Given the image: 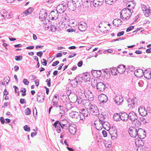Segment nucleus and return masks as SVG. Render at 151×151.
<instances>
[{
    "label": "nucleus",
    "instance_id": "338daca9",
    "mask_svg": "<svg viewBox=\"0 0 151 151\" xmlns=\"http://www.w3.org/2000/svg\"><path fill=\"white\" fill-rule=\"evenodd\" d=\"M124 34V32L123 31H121L119 32L117 34L118 37H120L123 35Z\"/></svg>",
    "mask_w": 151,
    "mask_h": 151
},
{
    "label": "nucleus",
    "instance_id": "8fccbe9b",
    "mask_svg": "<svg viewBox=\"0 0 151 151\" xmlns=\"http://www.w3.org/2000/svg\"><path fill=\"white\" fill-rule=\"evenodd\" d=\"M57 27L56 26H55L53 25H52L50 27V29L52 31V32H54L57 29Z\"/></svg>",
    "mask_w": 151,
    "mask_h": 151
},
{
    "label": "nucleus",
    "instance_id": "39448f33",
    "mask_svg": "<svg viewBox=\"0 0 151 151\" xmlns=\"http://www.w3.org/2000/svg\"><path fill=\"white\" fill-rule=\"evenodd\" d=\"M137 129L134 127H130L129 129L128 132L132 137H135L137 135Z\"/></svg>",
    "mask_w": 151,
    "mask_h": 151
},
{
    "label": "nucleus",
    "instance_id": "58836bf2",
    "mask_svg": "<svg viewBox=\"0 0 151 151\" xmlns=\"http://www.w3.org/2000/svg\"><path fill=\"white\" fill-rule=\"evenodd\" d=\"M97 123L98 124H96L95 122L94 123L96 129L99 131L101 130L103 128V127L101 125H102V124H99V121H98V123L97 122Z\"/></svg>",
    "mask_w": 151,
    "mask_h": 151
},
{
    "label": "nucleus",
    "instance_id": "a878e982",
    "mask_svg": "<svg viewBox=\"0 0 151 151\" xmlns=\"http://www.w3.org/2000/svg\"><path fill=\"white\" fill-rule=\"evenodd\" d=\"M122 21L120 19H116L114 20L113 21V24L117 27H118L122 24Z\"/></svg>",
    "mask_w": 151,
    "mask_h": 151
},
{
    "label": "nucleus",
    "instance_id": "49530a36",
    "mask_svg": "<svg viewBox=\"0 0 151 151\" xmlns=\"http://www.w3.org/2000/svg\"><path fill=\"white\" fill-rule=\"evenodd\" d=\"M60 122L61 124H63L68 126L69 124L68 122L66 119H63L60 121Z\"/></svg>",
    "mask_w": 151,
    "mask_h": 151
},
{
    "label": "nucleus",
    "instance_id": "09e8293b",
    "mask_svg": "<svg viewBox=\"0 0 151 151\" xmlns=\"http://www.w3.org/2000/svg\"><path fill=\"white\" fill-rule=\"evenodd\" d=\"M111 68H110L108 69H106L105 70L102 69V71L104 73H105L107 74L108 73H109L110 71L111 72Z\"/></svg>",
    "mask_w": 151,
    "mask_h": 151
},
{
    "label": "nucleus",
    "instance_id": "72a5a7b5",
    "mask_svg": "<svg viewBox=\"0 0 151 151\" xmlns=\"http://www.w3.org/2000/svg\"><path fill=\"white\" fill-rule=\"evenodd\" d=\"M113 119L114 120L118 121L121 120L120 114H119L118 113L114 114V115Z\"/></svg>",
    "mask_w": 151,
    "mask_h": 151
},
{
    "label": "nucleus",
    "instance_id": "5fc2aeb1",
    "mask_svg": "<svg viewBox=\"0 0 151 151\" xmlns=\"http://www.w3.org/2000/svg\"><path fill=\"white\" fill-rule=\"evenodd\" d=\"M22 59V55L17 56L15 57V59L17 61H19Z\"/></svg>",
    "mask_w": 151,
    "mask_h": 151
},
{
    "label": "nucleus",
    "instance_id": "ddd939ff",
    "mask_svg": "<svg viewBox=\"0 0 151 151\" xmlns=\"http://www.w3.org/2000/svg\"><path fill=\"white\" fill-rule=\"evenodd\" d=\"M104 0H93L90 1L91 4L92 3L95 7H98L103 4Z\"/></svg>",
    "mask_w": 151,
    "mask_h": 151
},
{
    "label": "nucleus",
    "instance_id": "4468645a",
    "mask_svg": "<svg viewBox=\"0 0 151 151\" xmlns=\"http://www.w3.org/2000/svg\"><path fill=\"white\" fill-rule=\"evenodd\" d=\"M87 27V24L84 22H80L78 24V29L81 31H85Z\"/></svg>",
    "mask_w": 151,
    "mask_h": 151
},
{
    "label": "nucleus",
    "instance_id": "de8ad7c7",
    "mask_svg": "<svg viewBox=\"0 0 151 151\" xmlns=\"http://www.w3.org/2000/svg\"><path fill=\"white\" fill-rule=\"evenodd\" d=\"M59 115H60V116L61 117L64 116L65 114V111L63 110V109H60V110L59 111Z\"/></svg>",
    "mask_w": 151,
    "mask_h": 151
},
{
    "label": "nucleus",
    "instance_id": "f3484780",
    "mask_svg": "<svg viewBox=\"0 0 151 151\" xmlns=\"http://www.w3.org/2000/svg\"><path fill=\"white\" fill-rule=\"evenodd\" d=\"M126 68L125 65H120L117 68L116 70L118 72L120 73H123L125 70Z\"/></svg>",
    "mask_w": 151,
    "mask_h": 151
},
{
    "label": "nucleus",
    "instance_id": "cd10ccee",
    "mask_svg": "<svg viewBox=\"0 0 151 151\" xmlns=\"http://www.w3.org/2000/svg\"><path fill=\"white\" fill-rule=\"evenodd\" d=\"M74 4H75V9L77 7H79L81 6L83 4L82 1V0H74Z\"/></svg>",
    "mask_w": 151,
    "mask_h": 151
},
{
    "label": "nucleus",
    "instance_id": "774afa93",
    "mask_svg": "<svg viewBox=\"0 0 151 151\" xmlns=\"http://www.w3.org/2000/svg\"><path fill=\"white\" fill-rule=\"evenodd\" d=\"M0 120L1 122V123L2 124H3L5 122V121L4 120V118L3 117H1L0 119Z\"/></svg>",
    "mask_w": 151,
    "mask_h": 151
},
{
    "label": "nucleus",
    "instance_id": "6e6552de",
    "mask_svg": "<svg viewBox=\"0 0 151 151\" xmlns=\"http://www.w3.org/2000/svg\"><path fill=\"white\" fill-rule=\"evenodd\" d=\"M58 13L56 10L52 11L49 15V18L51 20L56 19L58 17Z\"/></svg>",
    "mask_w": 151,
    "mask_h": 151
},
{
    "label": "nucleus",
    "instance_id": "dca6fc26",
    "mask_svg": "<svg viewBox=\"0 0 151 151\" xmlns=\"http://www.w3.org/2000/svg\"><path fill=\"white\" fill-rule=\"evenodd\" d=\"M138 112L140 115L142 116H146L147 114V111L145 110L144 107L143 106L139 108Z\"/></svg>",
    "mask_w": 151,
    "mask_h": 151
},
{
    "label": "nucleus",
    "instance_id": "412c9836",
    "mask_svg": "<svg viewBox=\"0 0 151 151\" xmlns=\"http://www.w3.org/2000/svg\"><path fill=\"white\" fill-rule=\"evenodd\" d=\"M74 0H72L71 1H69L67 3V6L69 7V9L73 10L74 9H75V4H74Z\"/></svg>",
    "mask_w": 151,
    "mask_h": 151
},
{
    "label": "nucleus",
    "instance_id": "473e14b6",
    "mask_svg": "<svg viewBox=\"0 0 151 151\" xmlns=\"http://www.w3.org/2000/svg\"><path fill=\"white\" fill-rule=\"evenodd\" d=\"M76 102L78 104H81V105L82 104L83 98L82 96H76Z\"/></svg>",
    "mask_w": 151,
    "mask_h": 151
},
{
    "label": "nucleus",
    "instance_id": "864d4df0",
    "mask_svg": "<svg viewBox=\"0 0 151 151\" xmlns=\"http://www.w3.org/2000/svg\"><path fill=\"white\" fill-rule=\"evenodd\" d=\"M79 116H80V119L83 121L85 119V116H84L81 112H80L79 114Z\"/></svg>",
    "mask_w": 151,
    "mask_h": 151
},
{
    "label": "nucleus",
    "instance_id": "1a4fd4ad",
    "mask_svg": "<svg viewBox=\"0 0 151 151\" xmlns=\"http://www.w3.org/2000/svg\"><path fill=\"white\" fill-rule=\"evenodd\" d=\"M137 135L139 137V138L144 139L145 137L144 133H145L144 130L142 129L139 128L137 130Z\"/></svg>",
    "mask_w": 151,
    "mask_h": 151
},
{
    "label": "nucleus",
    "instance_id": "f8f14e48",
    "mask_svg": "<svg viewBox=\"0 0 151 151\" xmlns=\"http://www.w3.org/2000/svg\"><path fill=\"white\" fill-rule=\"evenodd\" d=\"M47 17V14L45 10H42L40 11L39 14V18L41 21L45 20Z\"/></svg>",
    "mask_w": 151,
    "mask_h": 151
},
{
    "label": "nucleus",
    "instance_id": "0e129e2a",
    "mask_svg": "<svg viewBox=\"0 0 151 151\" xmlns=\"http://www.w3.org/2000/svg\"><path fill=\"white\" fill-rule=\"evenodd\" d=\"M102 133L103 136L104 137H106L107 135V132L105 130H103L102 131Z\"/></svg>",
    "mask_w": 151,
    "mask_h": 151
},
{
    "label": "nucleus",
    "instance_id": "c85d7f7f",
    "mask_svg": "<svg viewBox=\"0 0 151 151\" xmlns=\"http://www.w3.org/2000/svg\"><path fill=\"white\" fill-rule=\"evenodd\" d=\"M91 104L89 101L87 99H83L82 104L81 105H83L86 108V107L89 106Z\"/></svg>",
    "mask_w": 151,
    "mask_h": 151
},
{
    "label": "nucleus",
    "instance_id": "69168bd1",
    "mask_svg": "<svg viewBox=\"0 0 151 151\" xmlns=\"http://www.w3.org/2000/svg\"><path fill=\"white\" fill-rule=\"evenodd\" d=\"M23 82L25 85H28V81L27 79H23Z\"/></svg>",
    "mask_w": 151,
    "mask_h": 151
},
{
    "label": "nucleus",
    "instance_id": "20e7f679",
    "mask_svg": "<svg viewBox=\"0 0 151 151\" xmlns=\"http://www.w3.org/2000/svg\"><path fill=\"white\" fill-rule=\"evenodd\" d=\"M89 110L90 113L94 116H96L99 114V109L97 106L95 105L91 104L89 106Z\"/></svg>",
    "mask_w": 151,
    "mask_h": 151
},
{
    "label": "nucleus",
    "instance_id": "a19ab883",
    "mask_svg": "<svg viewBox=\"0 0 151 151\" xmlns=\"http://www.w3.org/2000/svg\"><path fill=\"white\" fill-rule=\"evenodd\" d=\"M81 112L84 116H85V117L88 116V115L90 114L87 109L85 110L84 109H83L82 110H81Z\"/></svg>",
    "mask_w": 151,
    "mask_h": 151
},
{
    "label": "nucleus",
    "instance_id": "e2e57ef3",
    "mask_svg": "<svg viewBox=\"0 0 151 151\" xmlns=\"http://www.w3.org/2000/svg\"><path fill=\"white\" fill-rule=\"evenodd\" d=\"M59 63V62L58 61V60H57V61H56L54 62L52 64V66H56V65H58Z\"/></svg>",
    "mask_w": 151,
    "mask_h": 151
},
{
    "label": "nucleus",
    "instance_id": "4c0bfd02",
    "mask_svg": "<svg viewBox=\"0 0 151 151\" xmlns=\"http://www.w3.org/2000/svg\"><path fill=\"white\" fill-rule=\"evenodd\" d=\"M37 101L38 102L42 103L43 102L44 99V96L43 95H38L37 98Z\"/></svg>",
    "mask_w": 151,
    "mask_h": 151
},
{
    "label": "nucleus",
    "instance_id": "4d7b16f0",
    "mask_svg": "<svg viewBox=\"0 0 151 151\" xmlns=\"http://www.w3.org/2000/svg\"><path fill=\"white\" fill-rule=\"evenodd\" d=\"M46 82L47 83V85L48 87H50L51 86V80L50 78L47 79Z\"/></svg>",
    "mask_w": 151,
    "mask_h": 151
},
{
    "label": "nucleus",
    "instance_id": "5701e85b",
    "mask_svg": "<svg viewBox=\"0 0 151 151\" xmlns=\"http://www.w3.org/2000/svg\"><path fill=\"white\" fill-rule=\"evenodd\" d=\"M143 70L139 69L135 70L134 72V74L137 77H140L143 75Z\"/></svg>",
    "mask_w": 151,
    "mask_h": 151
},
{
    "label": "nucleus",
    "instance_id": "aec40b11",
    "mask_svg": "<svg viewBox=\"0 0 151 151\" xmlns=\"http://www.w3.org/2000/svg\"><path fill=\"white\" fill-rule=\"evenodd\" d=\"M81 78L83 81L85 82L88 81L90 80V76L88 73H83Z\"/></svg>",
    "mask_w": 151,
    "mask_h": 151
},
{
    "label": "nucleus",
    "instance_id": "6ab92c4d",
    "mask_svg": "<svg viewBox=\"0 0 151 151\" xmlns=\"http://www.w3.org/2000/svg\"><path fill=\"white\" fill-rule=\"evenodd\" d=\"M69 115L73 118L77 119L79 116V114L77 111H71L69 113Z\"/></svg>",
    "mask_w": 151,
    "mask_h": 151
},
{
    "label": "nucleus",
    "instance_id": "c03bdc74",
    "mask_svg": "<svg viewBox=\"0 0 151 151\" xmlns=\"http://www.w3.org/2000/svg\"><path fill=\"white\" fill-rule=\"evenodd\" d=\"M150 10L151 9H148L147 8L145 7V16H146V17H148V16H149Z\"/></svg>",
    "mask_w": 151,
    "mask_h": 151
},
{
    "label": "nucleus",
    "instance_id": "603ef678",
    "mask_svg": "<svg viewBox=\"0 0 151 151\" xmlns=\"http://www.w3.org/2000/svg\"><path fill=\"white\" fill-rule=\"evenodd\" d=\"M117 69L116 68H111V72L112 75H115L116 74V72L117 71L116 70Z\"/></svg>",
    "mask_w": 151,
    "mask_h": 151
},
{
    "label": "nucleus",
    "instance_id": "3c124183",
    "mask_svg": "<svg viewBox=\"0 0 151 151\" xmlns=\"http://www.w3.org/2000/svg\"><path fill=\"white\" fill-rule=\"evenodd\" d=\"M94 71L95 72V73H96L97 75L96 76V77H99L101 74V70H94Z\"/></svg>",
    "mask_w": 151,
    "mask_h": 151
},
{
    "label": "nucleus",
    "instance_id": "423d86ee",
    "mask_svg": "<svg viewBox=\"0 0 151 151\" xmlns=\"http://www.w3.org/2000/svg\"><path fill=\"white\" fill-rule=\"evenodd\" d=\"M68 127V130L70 134L72 135H74L76 131V125L74 124H69Z\"/></svg>",
    "mask_w": 151,
    "mask_h": 151
},
{
    "label": "nucleus",
    "instance_id": "9d476101",
    "mask_svg": "<svg viewBox=\"0 0 151 151\" xmlns=\"http://www.w3.org/2000/svg\"><path fill=\"white\" fill-rule=\"evenodd\" d=\"M98 99L99 101L101 103H104L106 102L108 100V97L104 94L99 96Z\"/></svg>",
    "mask_w": 151,
    "mask_h": 151
},
{
    "label": "nucleus",
    "instance_id": "6e6d98bb",
    "mask_svg": "<svg viewBox=\"0 0 151 151\" xmlns=\"http://www.w3.org/2000/svg\"><path fill=\"white\" fill-rule=\"evenodd\" d=\"M52 101L53 102V105L56 106V107H57L59 105H58V102L56 101V100H55L54 99H52Z\"/></svg>",
    "mask_w": 151,
    "mask_h": 151
},
{
    "label": "nucleus",
    "instance_id": "680f3d73",
    "mask_svg": "<svg viewBox=\"0 0 151 151\" xmlns=\"http://www.w3.org/2000/svg\"><path fill=\"white\" fill-rule=\"evenodd\" d=\"M133 26H131L128 27L126 29L127 32H128L132 30L134 28Z\"/></svg>",
    "mask_w": 151,
    "mask_h": 151
},
{
    "label": "nucleus",
    "instance_id": "9b49d317",
    "mask_svg": "<svg viewBox=\"0 0 151 151\" xmlns=\"http://www.w3.org/2000/svg\"><path fill=\"white\" fill-rule=\"evenodd\" d=\"M96 88L99 91L103 92L106 88L105 84L102 82H99L96 85Z\"/></svg>",
    "mask_w": 151,
    "mask_h": 151
},
{
    "label": "nucleus",
    "instance_id": "ea45409f",
    "mask_svg": "<svg viewBox=\"0 0 151 151\" xmlns=\"http://www.w3.org/2000/svg\"><path fill=\"white\" fill-rule=\"evenodd\" d=\"M137 99L136 98L134 97L133 99H132V101H131V102L130 104H128V106L130 107V106L133 108V107L134 106V104H135V102H136V101Z\"/></svg>",
    "mask_w": 151,
    "mask_h": 151
},
{
    "label": "nucleus",
    "instance_id": "f257e3e1",
    "mask_svg": "<svg viewBox=\"0 0 151 151\" xmlns=\"http://www.w3.org/2000/svg\"><path fill=\"white\" fill-rule=\"evenodd\" d=\"M131 10L129 9L124 8L120 13V17L123 20H127L131 17L132 15Z\"/></svg>",
    "mask_w": 151,
    "mask_h": 151
},
{
    "label": "nucleus",
    "instance_id": "c9c22d12",
    "mask_svg": "<svg viewBox=\"0 0 151 151\" xmlns=\"http://www.w3.org/2000/svg\"><path fill=\"white\" fill-rule=\"evenodd\" d=\"M28 14V9L24 11L22 14L19 15V17L21 18H23V19Z\"/></svg>",
    "mask_w": 151,
    "mask_h": 151
},
{
    "label": "nucleus",
    "instance_id": "4be33fe9",
    "mask_svg": "<svg viewBox=\"0 0 151 151\" xmlns=\"http://www.w3.org/2000/svg\"><path fill=\"white\" fill-rule=\"evenodd\" d=\"M123 101V97L120 95L116 96L115 99V101L117 104H119Z\"/></svg>",
    "mask_w": 151,
    "mask_h": 151
},
{
    "label": "nucleus",
    "instance_id": "2f4dec72",
    "mask_svg": "<svg viewBox=\"0 0 151 151\" xmlns=\"http://www.w3.org/2000/svg\"><path fill=\"white\" fill-rule=\"evenodd\" d=\"M70 84L73 87H75L77 86L78 84V82L76 78L71 81Z\"/></svg>",
    "mask_w": 151,
    "mask_h": 151
},
{
    "label": "nucleus",
    "instance_id": "13d9d810",
    "mask_svg": "<svg viewBox=\"0 0 151 151\" xmlns=\"http://www.w3.org/2000/svg\"><path fill=\"white\" fill-rule=\"evenodd\" d=\"M139 86L140 87L143 86L144 85L143 81L142 80H140L139 81L138 83Z\"/></svg>",
    "mask_w": 151,
    "mask_h": 151
},
{
    "label": "nucleus",
    "instance_id": "7c9ffc66",
    "mask_svg": "<svg viewBox=\"0 0 151 151\" xmlns=\"http://www.w3.org/2000/svg\"><path fill=\"white\" fill-rule=\"evenodd\" d=\"M142 139L140 138L139 140H136L135 141V144L137 145L139 147L140 146H143L144 145V142L142 141Z\"/></svg>",
    "mask_w": 151,
    "mask_h": 151
},
{
    "label": "nucleus",
    "instance_id": "052dcab7",
    "mask_svg": "<svg viewBox=\"0 0 151 151\" xmlns=\"http://www.w3.org/2000/svg\"><path fill=\"white\" fill-rule=\"evenodd\" d=\"M37 55L40 57H41L42 55L43 52L42 51H39L37 52L36 53Z\"/></svg>",
    "mask_w": 151,
    "mask_h": 151
},
{
    "label": "nucleus",
    "instance_id": "37998d69",
    "mask_svg": "<svg viewBox=\"0 0 151 151\" xmlns=\"http://www.w3.org/2000/svg\"><path fill=\"white\" fill-rule=\"evenodd\" d=\"M66 108L67 110H69L73 107L72 105L70 103H68L65 104Z\"/></svg>",
    "mask_w": 151,
    "mask_h": 151
},
{
    "label": "nucleus",
    "instance_id": "393cba45",
    "mask_svg": "<svg viewBox=\"0 0 151 151\" xmlns=\"http://www.w3.org/2000/svg\"><path fill=\"white\" fill-rule=\"evenodd\" d=\"M100 121L99 124H102V125H101V126H102L105 129H106V127H110V125L108 122L105 121V120H100Z\"/></svg>",
    "mask_w": 151,
    "mask_h": 151
},
{
    "label": "nucleus",
    "instance_id": "bf43d9fd",
    "mask_svg": "<svg viewBox=\"0 0 151 151\" xmlns=\"http://www.w3.org/2000/svg\"><path fill=\"white\" fill-rule=\"evenodd\" d=\"M128 70L131 71L134 70L135 69L134 67L132 66H128Z\"/></svg>",
    "mask_w": 151,
    "mask_h": 151
},
{
    "label": "nucleus",
    "instance_id": "a211bd4d",
    "mask_svg": "<svg viewBox=\"0 0 151 151\" xmlns=\"http://www.w3.org/2000/svg\"><path fill=\"white\" fill-rule=\"evenodd\" d=\"M121 120L126 121L128 120V114L125 112H121L120 113Z\"/></svg>",
    "mask_w": 151,
    "mask_h": 151
},
{
    "label": "nucleus",
    "instance_id": "f03ea898",
    "mask_svg": "<svg viewBox=\"0 0 151 151\" xmlns=\"http://www.w3.org/2000/svg\"><path fill=\"white\" fill-rule=\"evenodd\" d=\"M55 129L56 131L58 133H60L61 132V129H67L68 127V125L65 124H60V121H56L53 124H52Z\"/></svg>",
    "mask_w": 151,
    "mask_h": 151
},
{
    "label": "nucleus",
    "instance_id": "e433bc0d",
    "mask_svg": "<svg viewBox=\"0 0 151 151\" xmlns=\"http://www.w3.org/2000/svg\"><path fill=\"white\" fill-rule=\"evenodd\" d=\"M132 122V124H134V126L136 127H139L141 124L140 122L137 119Z\"/></svg>",
    "mask_w": 151,
    "mask_h": 151
},
{
    "label": "nucleus",
    "instance_id": "7ed1b4c3",
    "mask_svg": "<svg viewBox=\"0 0 151 151\" xmlns=\"http://www.w3.org/2000/svg\"><path fill=\"white\" fill-rule=\"evenodd\" d=\"M70 20L69 17L66 14L63 13L60 16V20L61 22L59 24H62V27H64L65 23L68 22Z\"/></svg>",
    "mask_w": 151,
    "mask_h": 151
},
{
    "label": "nucleus",
    "instance_id": "2eb2a0df",
    "mask_svg": "<svg viewBox=\"0 0 151 151\" xmlns=\"http://www.w3.org/2000/svg\"><path fill=\"white\" fill-rule=\"evenodd\" d=\"M56 9V11H58V13L60 14L63 13L65 10V6L63 4H59L57 6Z\"/></svg>",
    "mask_w": 151,
    "mask_h": 151
},
{
    "label": "nucleus",
    "instance_id": "bb28decb",
    "mask_svg": "<svg viewBox=\"0 0 151 151\" xmlns=\"http://www.w3.org/2000/svg\"><path fill=\"white\" fill-rule=\"evenodd\" d=\"M98 115V119H99V122H100V120H104L107 118V116L105 113H102L101 114H99Z\"/></svg>",
    "mask_w": 151,
    "mask_h": 151
},
{
    "label": "nucleus",
    "instance_id": "c756f323",
    "mask_svg": "<svg viewBox=\"0 0 151 151\" xmlns=\"http://www.w3.org/2000/svg\"><path fill=\"white\" fill-rule=\"evenodd\" d=\"M143 75L147 79H149L151 77V73L150 71L149 72L147 70H145L143 72Z\"/></svg>",
    "mask_w": 151,
    "mask_h": 151
},
{
    "label": "nucleus",
    "instance_id": "0eeeda50",
    "mask_svg": "<svg viewBox=\"0 0 151 151\" xmlns=\"http://www.w3.org/2000/svg\"><path fill=\"white\" fill-rule=\"evenodd\" d=\"M137 119V116L136 114L134 111H131L128 114V120L131 122L134 121Z\"/></svg>",
    "mask_w": 151,
    "mask_h": 151
},
{
    "label": "nucleus",
    "instance_id": "b1692460",
    "mask_svg": "<svg viewBox=\"0 0 151 151\" xmlns=\"http://www.w3.org/2000/svg\"><path fill=\"white\" fill-rule=\"evenodd\" d=\"M84 96H85L86 98L89 101H92L94 99V96L91 92L88 94H84Z\"/></svg>",
    "mask_w": 151,
    "mask_h": 151
},
{
    "label": "nucleus",
    "instance_id": "79ce46f5",
    "mask_svg": "<svg viewBox=\"0 0 151 151\" xmlns=\"http://www.w3.org/2000/svg\"><path fill=\"white\" fill-rule=\"evenodd\" d=\"M98 83L97 82V80H95L93 79H92L91 80V86L93 87H95V86L96 87V85Z\"/></svg>",
    "mask_w": 151,
    "mask_h": 151
},
{
    "label": "nucleus",
    "instance_id": "f704fd0d",
    "mask_svg": "<svg viewBox=\"0 0 151 151\" xmlns=\"http://www.w3.org/2000/svg\"><path fill=\"white\" fill-rule=\"evenodd\" d=\"M109 133L111 135L112 137L114 136V137H116L117 136V131L116 130H113L112 129H110Z\"/></svg>",
    "mask_w": 151,
    "mask_h": 151
},
{
    "label": "nucleus",
    "instance_id": "a18cd8bd",
    "mask_svg": "<svg viewBox=\"0 0 151 151\" xmlns=\"http://www.w3.org/2000/svg\"><path fill=\"white\" fill-rule=\"evenodd\" d=\"M116 1V0H105V2L106 4L112 5Z\"/></svg>",
    "mask_w": 151,
    "mask_h": 151
}]
</instances>
